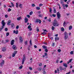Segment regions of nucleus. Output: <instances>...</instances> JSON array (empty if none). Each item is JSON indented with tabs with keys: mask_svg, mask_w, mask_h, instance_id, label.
<instances>
[{
	"mask_svg": "<svg viewBox=\"0 0 74 74\" xmlns=\"http://www.w3.org/2000/svg\"><path fill=\"white\" fill-rule=\"evenodd\" d=\"M22 4H21L19 5V7L20 8H22Z\"/></svg>",
	"mask_w": 74,
	"mask_h": 74,
	"instance_id": "393cba45",
	"label": "nucleus"
},
{
	"mask_svg": "<svg viewBox=\"0 0 74 74\" xmlns=\"http://www.w3.org/2000/svg\"><path fill=\"white\" fill-rule=\"evenodd\" d=\"M5 41L6 42H9V40H5Z\"/></svg>",
	"mask_w": 74,
	"mask_h": 74,
	"instance_id": "de8ad7c7",
	"label": "nucleus"
},
{
	"mask_svg": "<svg viewBox=\"0 0 74 74\" xmlns=\"http://www.w3.org/2000/svg\"><path fill=\"white\" fill-rule=\"evenodd\" d=\"M73 28L72 26L71 25L69 27V30H71Z\"/></svg>",
	"mask_w": 74,
	"mask_h": 74,
	"instance_id": "6ab92c4d",
	"label": "nucleus"
},
{
	"mask_svg": "<svg viewBox=\"0 0 74 74\" xmlns=\"http://www.w3.org/2000/svg\"><path fill=\"white\" fill-rule=\"evenodd\" d=\"M15 54L13 53V54L12 55V57H15Z\"/></svg>",
	"mask_w": 74,
	"mask_h": 74,
	"instance_id": "c03bdc74",
	"label": "nucleus"
},
{
	"mask_svg": "<svg viewBox=\"0 0 74 74\" xmlns=\"http://www.w3.org/2000/svg\"><path fill=\"white\" fill-rule=\"evenodd\" d=\"M55 29V27L53 26L52 27V30H53Z\"/></svg>",
	"mask_w": 74,
	"mask_h": 74,
	"instance_id": "7c9ffc66",
	"label": "nucleus"
},
{
	"mask_svg": "<svg viewBox=\"0 0 74 74\" xmlns=\"http://www.w3.org/2000/svg\"><path fill=\"white\" fill-rule=\"evenodd\" d=\"M25 58H26V57H25V56L23 55L22 62V64H24V62H25Z\"/></svg>",
	"mask_w": 74,
	"mask_h": 74,
	"instance_id": "39448f33",
	"label": "nucleus"
},
{
	"mask_svg": "<svg viewBox=\"0 0 74 74\" xmlns=\"http://www.w3.org/2000/svg\"><path fill=\"white\" fill-rule=\"evenodd\" d=\"M11 21H9L8 22V23H7L8 25L9 26L10 25H11Z\"/></svg>",
	"mask_w": 74,
	"mask_h": 74,
	"instance_id": "2eb2a0df",
	"label": "nucleus"
},
{
	"mask_svg": "<svg viewBox=\"0 0 74 74\" xmlns=\"http://www.w3.org/2000/svg\"><path fill=\"white\" fill-rule=\"evenodd\" d=\"M11 9H10V8H9L8 10V12H10V11H11Z\"/></svg>",
	"mask_w": 74,
	"mask_h": 74,
	"instance_id": "a18cd8bd",
	"label": "nucleus"
},
{
	"mask_svg": "<svg viewBox=\"0 0 74 74\" xmlns=\"http://www.w3.org/2000/svg\"><path fill=\"white\" fill-rule=\"evenodd\" d=\"M13 32L14 33H15L16 34H17L18 33V31L17 30L16 31L15 30H14Z\"/></svg>",
	"mask_w": 74,
	"mask_h": 74,
	"instance_id": "ddd939ff",
	"label": "nucleus"
},
{
	"mask_svg": "<svg viewBox=\"0 0 74 74\" xmlns=\"http://www.w3.org/2000/svg\"><path fill=\"white\" fill-rule=\"evenodd\" d=\"M59 40V37H55V40Z\"/></svg>",
	"mask_w": 74,
	"mask_h": 74,
	"instance_id": "a878e982",
	"label": "nucleus"
},
{
	"mask_svg": "<svg viewBox=\"0 0 74 74\" xmlns=\"http://www.w3.org/2000/svg\"><path fill=\"white\" fill-rule=\"evenodd\" d=\"M36 9L37 10H40V8L39 7H36Z\"/></svg>",
	"mask_w": 74,
	"mask_h": 74,
	"instance_id": "cd10ccee",
	"label": "nucleus"
},
{
	"mask_svg": "<svg viewBox=\"0 0 74 74\" xmlns=\"http://www.w3.org/2000/svg\"><path fill=\"white\" fill-rule=\"evenodd\" d=\"M71 73V72L69 71L68 73H66V74H70Z\"/></svg>",
	"mask_w": 74,
	"mask_h": 74,
	"instance_id": "69168bd1",
	"label": "nucleus"
},
{
	"mask_svg": "<svg viewBox=\"0 0 74 74\" xmlns=\"http://www.w3.org/2000/svg\"><path fill=\"white\" fill-rule=\"evenodd\" d=\"M72 60H73V59H71L70 60H69V62H70L71 63V62Z\"/></svg>",
	"mask_w": 74,
	"mask_h": 74,
	"instance_id": "a19ab883",
	"label": "nucleus"
},
{
	"mask_svg": "<svg viewBox=\"0 0 74 74\" xmlns=\"http://www.w3.org/2000/svg\"><path fill=\"white\" fill-rule=\"evenodd\" d=\"M39 22V23L40 24L41 23V21L38 19H36V21H35L36 23H38Z\"/></svg>",
	"mask_w": 74,
	"mask_h": 74,
	"instance_id": "423d86ee",
	"label": "nucleus"
},
{
	"mask_svg": "<svg viewBox=\"0 0 74 74\" xmlns=\"http://www.w3.org/2000/svg\"><path fill=\"white\" fill-rule=\"evenodd\" d=\"M58 51V52H61V50H60V49H59Z\"/></svg>",
	"mask_w": 74,
	"mask_h": 74,
	"instance_id": "603ef678",
	"label": "nucleus"
},
{
	"mask_svg": "<svg viewBox=\"0 0 74 74\" xmlns=\"http://www.w3.org/2000/svg\"><path fill=\"white\" fill-rule=\"evenodd\" d=\"M4 30L5 32H7V31H8V28H5V29Z\"/></svg>",
	"mask_w": 74,
	"mask_h": 74,
	"instance_id": "c756f323",
	"label": "nucleus"
},
{
	"mask_svg": "<svg viewBox=\"0 0 74 74\" xmlns=\"http://www.w3.org/2000/svg\"><path fill=\"white\" fill-rule=\"evenodd\" d=\"M62 6L63 7H66V6L65 5V4H62Z\"/></svg>",
	"mask_w": 74,
	"mask_h": 74,
	"instance_id": "052dcab7",
	"label": "nucleus"
},
{
	"mask_svg": "<svg viewBox=\"0 0 74 74\" xmlns=\"http://www.w3.org/2000/svg\"><path fill=\"white\" fill-rule=\"evenodd\" d=\"M17 53V51H15L14 52V54H15V55H16V53Z\"/></svg>",
	"mask_w": 74,
	"mask_h": 74,
	"instance_id": "864d4df0",
	"label": "nucleus"
},
{
	"mask_svg": "<svg viewBox=\"0 0 74 74\" xmlns=\"http://www.w3.org/2000/svg\"><path fill=\"white\" fill-rule=\"evenodd\" d=\"M44 70H45V69H43V71H44L43 72V73L44 74H46V72H45V71Z\"/></svg>",
	"mask_w": 74,
	"mask_h": 74,
	"instance_id": "b1692460",
	"label": "nucleus"
},
{
	"mask_svg": "<svg viewBox=\"0 0 74 74\" xmlns=\"http://www.w3.org/2000/svg\"><path fill=\"white\" fill-rule=\"evenodd\" d=\"M5 16V18H8V15H7V14H6Z\"/></svg>",
	"mask_w": 74,
	"mask_h": 74,
	"instance_id": "6e6d98bb",
	"label": "nucleus"
},
{
	"mask_svg": "<svg viewBox=\"0 0 74 74\" xmlns=\"http://www.w3.org/2000/svg\"><path fill=\"white\" fill-rule=\"evenodd\" d=\"M42 63H40L39 64V66H42Z\"/></svg>",
	"mask_w": 74,
	"mask_h": 74,
	"instance_id": "5fc2aeb1",
	"label": "nucleus"
},
{
	"mask_svg": "<svg viewBox=\"0 0 74 74\" xmlns=\"http://www.w3.org/2000/svg\"><path fill=\"white\" fill-rule=\"evenodd\" d=\"M32 60H33V59L32 58H31V59H30V60H31V63L32 62Z\"/></svg>",
	"mask_w": 74,
	"mask_h": 74,
	"instance_id": "e2e57ef3",
	"label": "nucleus"
},
{
	"mask_svg": "<svg viewBox=\"0 0 74 74\" xmlns=\"http://www.w3.org/2000/svg\"><path fill=\"white\" fill-rule=\"evenodd\" d=\"M46 34H47V33H45V32H43L42 33V34H43V35Z\"/></svg>",
	"mask_w": 74,
	"mask_h": 74,
	"instance_id": "ea45409f",
	"label": "nucleus"
},
{
	"mask_svg": "<svg viewBox=\"0 0 74 74\" xmlns=\"http://www.w3.org/2000/svg\"><path fill=\"white\" fill-rule=\"evenodd\" d=\"M4 63H1L0 65L1 67H2V66H3V65H4Z\"/></svg>",
	"mask_w": 74,
	"mask_h": 74,
	"instance_id": "c85d7f7f",
	"label": "nucleus"
},
{
	"mask_svg": "<svg viewBox=\"0 0 74 74\" xmlns=\"http://www.w3.org/2000/svg\"><path fill=\"white\" fill-rule=\"evenodd\" d=\"M49 12L50 13H51L52 12V9L51 8L49 9Z\"/></svg>",
	"mask_w": 74,
	"mask_h": 74,
	"instance_id": "79ce46f5",
	"label": "nucleus"
},
{
	"mask_svg": "<svg viewBox=\"0 0 74 74\" xmlns=\"http://www.w3.org/2000/svg\"><path fill=\"white\" fill-rule=\"evenodd\" d=\"M12 48L14 50H16L17 49L16 47V45H13Z\"/></svg>",
	"mask_w": 74,
	"mask_h": 74,
	"instance_id": "6e6552de",
	"label": "nucleus"
},
{
	"mask_svg": "<svg viewBox=\"0 0 74 74\" xmlns=\"http://www.w3.org/2000/svg\"><path fill=\"white\" fill-rule=\"evenodd\" d=\"M57 15L58 19H60L61 16H60V14L59 12H58L57 13Z\"/></svg>",
	"mask_w": 74,
	"mask_h": 74,
	"instance_id": "20e7f679",
	"label": "nucleus"
},
{
	"mask_svg": "<svg viewBox=\"0 0 74 74\" xmlns=\"http://www.w3.org/2000/svg\"><path fill=\"white\" fill-rule=\"evenodd\" d=\"M29 44L31 46H32V40H30L29 41Z\"/></svg>",
	"mask_w": 74,
	"mask_h": 74,
	"instance_id": "aec40b11",
	"label": "nucleus"
},
{
	"mask_svg": "<svg viewBox=\"0 0 74 74\" xmlns=\"http://www.w3.org/2000/svg\"><path fill=\"white\" fill-rule=\"evenodd\" d=\"M60 3L61 4H64V1H63V0H60Z\"/></svg>",
	"mask_w": 74,
	"mask_h": 74,
	"instance_id": "f3484780",
	"label": "nucleus"
},
{
	"mask_svg": "<svg viewBox=\"0 0 74 74\" xmlns=\"http://www.w3.org/2000/svg\"><path fill=\"white\" fill-rule=\"evenodd\" d=\"M68 5L67 4H66L65 5V7L66 8H67V7H68Z\"/></svg>",
	"mask_w": 74,
	"mask_h": 74,
	"instance_id": "338daca9",
	"label": "nucleus"
},
{
	"mask_svg": "<svg viewBox=\"0 0 74 74\" xmlns=\"http://www.w3.org/2000/svg\"><path fill=\"white\" fill-rule=\"evenodd\" d=\"M11 26L12 29H14V27H15V25H14V24L13 23L11 24Z\"/></svg>",
	"mask_w": 74,
	"mask_h": 74,
	"instance_id": "9b49d317",
	"label": "nucleus"
},
{
	"mask_svg": "<svg viewBox=\"0 0 74 74\" xmlns=\"http://www.w3.org/2000/svg\"><path fill=\"white\" fill-rule=\"evenodd\" d=\"M9 34H10V33H8V32H7L6 33V35L7 36H9Z\"/></svg>",
	"mask_w": 74,
	"mask_h": 74,
	"instance_id": "2f4dec72",
	"label": "nucleus"
},
{
	"mask_svg": "<svg viewBox=\"0 0 74 74\" xmlns=\"http://www.w3.org/2000/svg\"><path fill=\"white\" fill-rule=\"evenodd\" d=\"M11 4L12 7H14V3H13L12 2H11Z\"/></svg>",
	"mask_w": 74,
	"mask_h": 74,
	"instance_id": "72a5a7b5",
	"label": "nucleus"
},
{
	"mask_svg": "<svg viewBox=\"0 0 74 74\" xmlns=\"http://www.w3.org/2000/svg\"><path fill=\"white\" fill-rule=\"evenodd\" d=\"M45 56H48V54H47V53H45Z\"/></svg>",
	"mask_w": 74,
	"mask_h": 74,
	"instance_id": "8fccbe9b",
	"label": "nucleus"
},
{
	"mask_svg": "<svg viewBox=\"0 0 74 74\" xmlns=\"http://www.w3.org/2000/svg\"><path fill=\"white\" fill-rule=\"evenodd\" d=\"M48 21H49V22H51V18H49V19H48Z\"/></svg>",
	"mask_w": 74,
	"mask_h": 74,
	"instance_id": "4d7b16f0",
	"label": "nucleus"
},
{
	"mask_svg": "<svg viewBox=\"0 0 74 74\" xmlns=\"http://www.w3.org/2000/svg\"><path fill=\"white\" fill-rule=\"evenodd\" d=\"M18 7H19V5H18V3H16V8H18Z\"/></svg>",
	"mask_w": 74,
	"mask_h": 74,
	"instance_id": "4c0bfd02",
	"label": "nucleus"
},
{
	"mask_svg": "<svg viewBox=\"0 0 74 74\" xmlns=\"http://www.w3.org/2000/svg\"><path fill=\"white\" fill-rule=\"evenodd\" d=\"M42 14H40L39 15L38 17H42Z\"/></svg>",
	"mask_w": 74,
	"mask_h": 74,
	"instance_id": "473e14b6",
	"label": "nucleus"
},
{
	"mask_svg": "<svg viewBox=\"0 0 74 74\" xmlns=\"http://www.w3.org/2000/svg\"><path fill=\"white\" fill-rule=\"evenodd\" d=\"M42 48H43L45 49L47 48V46H45L44 45L42 46Z\"/></svg>",
	"mask_w": 74,
	"mask_h": 74,
	"instance_id": "4be33fe9",
	"label": "nucleus"
},
{
	"mask_svg": "<svg viewBox=\"0 0 74 74\" xmlns=\"http://www.w3.org/2000/svg\"><path fill=\"white\" fill-rule=\"evenodd\" d=\"M24 21L25 23H27V22H28V19L26 18H25Z\"/></svg>",
	"mask_w": 74,
	"mask_h": 74,
	"instance_id": "9d476101",
	"label": "nucleus"
},
{
	"mask_svg": "<svg viewBox=\"0 0 74 74\" xmlns=\"http://www.w3.org/2000/svg\"><path fill=\"white\" fill-rule=\"evenodd\" d=\"M33 14V12L31 11V12L29 13L30 15H32Z\"/></svg>",
	"mask_w": 74,
	"mask_h": 74,
	"instance_id": "58836bf2",
	"label": "nucleus"
},
{
	"mask_svg": "<svg viewBox=\"0 0 74 74\" xmlns=\"http://www.w3.org/2000/svg\"><path fill=\"white\" fill-rule=\"evenodd\" d=\"M14 42H15V40H11V45H14Z\"/></svg>",
	"mask_w": 74,
	"mask_h": 74,
	"instance_id": "1a4fd4ad",
	"label": "nucleus"
},
{
	"mask_svg": "<svg viewBox=\"0 0 74 74\" xmlns=\"http://www.w3.org/2000/svg\"><path fill=\"white\" fill-rule=\"evenodd\" d=\"M37 29H36V31L37 32H39V29H38V27H37Z\"/></svg>",
	"mask_w": 74,
	"mask_h": 74,
	"instance_id": "3c124183",
	"label": "nucleus"
},
{
	"mask_svg": "<svg viewBox=\"0 0 74 74\" xmlns=\"http://www.w3.org/2000/svg\"><path fill=\"white\" fill-rule=\"evenodd\" d=\"M52 15L53 17H56V15L55 14H53Z\"/></svg>",
	"mask_w": 74,
	"mask_h": 74,
	"instance_id": "37998d69",
	"label": "nucleus"
},
{
	"mask_svg": "<svg viewBox=\"0 0 74 74\" xmlns=\"http://www.w3.org/2000/svg\"><path fill=\"white\" fill-rule=\"evenodd\" d=\"M53 25L54 26H55V27H57V26H59V24L58 23H57V22H53Z\"/></svg>",
	"mask_w": 74,
	"mask_h": 74,
	"instance_id": "f03ea898",
	"label": "nucleus"
},
{
	"mask_svg": "<svg viewBox=\"0 0 74 74\" xmlns=\"http://www.w3.org/2000/svg\"><path fill=\"white\" fill-rule=\"evenodd\" d=\"M1 24L2 25V26L1 27V28H0V32H1V30L4 29V27L5 25V23L4 22V20H3L2 21Z\"/></svg>",
	"mask_w": 74,
	"mask_h": 74,
	"instance_id": "f257e3e1",
	"label": "nucleus"
},
{
	"mask_svg": "<svg viewBox=\"0 0 74 74\" xmlns=\"http://www.w3.org/2000/svg\"><path fill=\"white\" fill-rule=\"evenodd\" d=\"M29 69L31 70H32V68L31 67H29Z\"/></svg>",
	"mask_w": 74,
	"mask_h": 74,
	"instance_id": "680f3d73",
	"label": "nucleus"
},
{
	"mask_svg": "<svg viewBox=\"0 0 74 74\" xmlns=\"http://www.w3.org/2000/svg\"><path fill=\"white\" fill-rule=\"evenodd\" d=\"M25 45H27V41H26L25 42Z\"/></svg>",
	"mask_w": 74,
	"mask_h": 74,
	"instance_id": "e433bc0d",
	"label": "nucleus"
},
{
	"mask_svg": "<svg viewBox=\"0 0 74 74\" xmlns=\"http://www.w3.org/2000/svg\"><path fill=\"white\" fill-rule=\"evenodd\" d=\"M31 28V26H30V25H29L28 26V29H30Z\"/></svg>",
	"mask_w": 74,
	"mask_h": 74,
	"instance_id": "49530a36",
	"label": "nucleus"
},
{
	"mask_svg": "<svg viewBox=\"0 0 74 74\" xmlns=\"http://www.w3.org/2000/svg\"><path fill=\"white\" fill-rule=\"evenodd\" d=\"M29 36H31L32 35V32H30L29 34Z\"/></svg>",
	"mask_w": 74,
	"mask_h": 74,
	"instance_id": "13d9d810",
	"label": "nucleus"
},
{
	"mask_svg": "<svg viewBox=\"0 0 74 74\" xmlns=\"http://www.w3.org/2000/svg\"><path fill=\"white\" fill-rule=\"evenodd\" d=\"M6 51V49H5V47H3L2 48V51L3 52H4V51Z\"/></svg>",
	"mask_w": 74,
	"mask_h": 74,
	"instance_id": "4468645a",
	"label": "nucleus"
},
{
	"mask_svg": "<svg viewBox=\"0 0 74 74\" xmlns=\"http://www.w3.org/2000/svg\"><path fill=\"white\" fill-rule=\"evenodd\" d=\"M64 38L65 40H66L67 38V37H68V34H67V33L66 32H65L64 33Z\"/></svg>",
	"mask_w": 74,
	"mask_h": 74,
	"instance_id": "7ed1b4c3",
	"label": "nucleus"
},
{
	"mask_svg": "<svg viewBox=\"0 0 74 74\" xmlns=\"http://www.w3.org/2000/svg\"><path fill=\"white\" fill-rule=\"evenodd\" d=\"M53 12L54 13H56V10L55 8H54Z\"/></svg>",
	"mask_w": 74,
	"mask_h": 74,
	"instance_id": "5701e85b",
	"label": "nucleus"
},
{
	"mask_svg": "<svg viewBox=\"0 0 74 74\" xmlns=\"http://www.w3.org/2000/svg\"><path fill=\"white\" fill-rule=\"evenodd\" d=\"M16 29H19V26L18 25L16 27Z\"/></svg>",
	"mask_w": 74,
	"mask_h": 74,
	"instance_id": "bf43d9fd",
	"label": "nucleus"
},
{
	"mask_svg": "<svg viewBox=\"0 0 74 74\" xmlns=\"http://www.w3.org/2000/svg\"><path fill=\"white\" fill-rule=\"evenodd\" d=\"M22 67H23L21 65V66H19V69H22Z\"/></svg>",
	"mask_w": 74,
	"mask_h": 74,
	"instance_id": "09e8293b",
	"label": "nucleus"
},
{
	"mask_svg": "<svg viewBox=\"0 0 74 74\" xmlns=\"http://www.w3.org/2000/svg\"><path fill=\"white\" fill-rule=\"evenodd\" d=\"M21 19H22V18H21V17H19L17 19L18 21H20V20H21Z\"/></svg>",
	"mask_w": 74,
	"mask_h": 74,
	"instance_id": "a211bd4d",
	"label": "nucleus"
},
{
	"mask_svg": "<svg viewBox=\"0 0 74 74\" xmlns=\"http://www.w3.org/2000/svg\"><path fill=\"white\" fill-rule=\"evenodd\" d=\"M19 40L20 42V43H22L23 40V38H22V36H20L19 37Z\"/></svg>",
	"mask_w": 74,
	"mask_h": 74,
	"instance_id": "0eeeda50",
	"label": "nucleus"
},
{
	"mask_svg": "<svg viewBox=\"0 0 74 74\" xmlns=\"http://www.w3.org/2000/svg\"><path fill=\"white\" fill-rule=\"evenodd\" d=\"M60 70H61V71H62V70H63L64 69L66 70V68H64V69H63L62 68V66H60Z\"/></svg>",
	"mask_w": 74,
	"mask_h": 74,
	"instance_id": "f8f14e48",
	"label": "nucleus"
},
{
	"mask_svg": "<svg viewBox=\"0 0 74 74\" xmlns=\"http://www.w3.org/2000/svg\"><path fill=\"white\" fill-rule=\"evenodd\" d=\"M63 26L64 27H66V21H64L63 24Z\"/></svg>",
	"mask_w": 74,
	"mask_h": 74,
	"instance_id": "412c9836",
	"label": "nucleus"
},
{
	"mask_svg": "<svg viewBox=\"0 0 74 74\" xmlns=\"http://www.w3.org/2000/svg\"><path fill=\"white\" fill-rule=\"evenodd\" d=\"M61 31L62 32H64V29L63 27H61Z\"/></svg>",
	"mask_w": 74,
	"mask_h": 74,
	"instance_id": "bb28decb",
	"label": "nucleus"
},
{
	"mask_svg": "<svg viewBox=\"0 0 74 74\" xmlns=\"http://www.w3.org/2000/svg\"><path fill=\"white\" fill-rule=\"evenodd\" d=\"M1 63H4V60H3L2 62Z\"/></svg>",
	"mask_w": 74,
	"mask_h": 74,
	"instance_id": "0e129e2a",
	"label": "nucleus"
},
{
	"mask_svg": "<svg viewBox=\"0 0 74 74\" xmlns=\"http://www.w3.org/2000/svg\"><path fill=\"white\" fill-rule=\"evenodd\" d=\"M74 53V52L73 51H72L70 52V54L71 55H73V53Z\"/></svg>",
	"mask_w": 74,
	"mask_h": 74,
	"instance_id": "c9c22d12",
	"label": "nucleus"
},
{
	"mask_svg": "<svg viewBox=\"0 0 74 74\" xmlns=\"http://www.w3.org/2000/svg\"><path fill=\"white\" fill-rule=\"evenodd\" d=\"M45 51L46 52H48V49H45Z\"/></svg>",
	"mask_w": 74,
	"mask_h": 74,
	"instance_id": "f704fd0d",
	"label": "nucleus"
},
{
	"mask_svg": "<svg viewBox=\"0 0 74 74\" xmlns=\"http://www.w3.org/2000/svg\"><path fill=\"white\" fill-rule=\"evenodd\" d=\"M63 66L65 67H67V65L66 63L63 64Z\"/></svg>",
	"mask_w": 74,
	"mask_h": 74,
	"instance_id": "dca6fc26",
	"label": "nucleus"
},
{
	"mask_svg": "<svg viewBox=\"0 0 74 74\" xmlns=\"http://www.w3.org/2000/svg\"><path fill=\"white\" fill-rule=\"evenodd\" d=\"M42 4L40 3V4L39 5V7H41V6H42Z\"/></svg>",
	"mask_w": 74,
	"mask_h": 74,
	"instance_id": "774afa93",
	"label": "nucleus"
}]
</instances>
